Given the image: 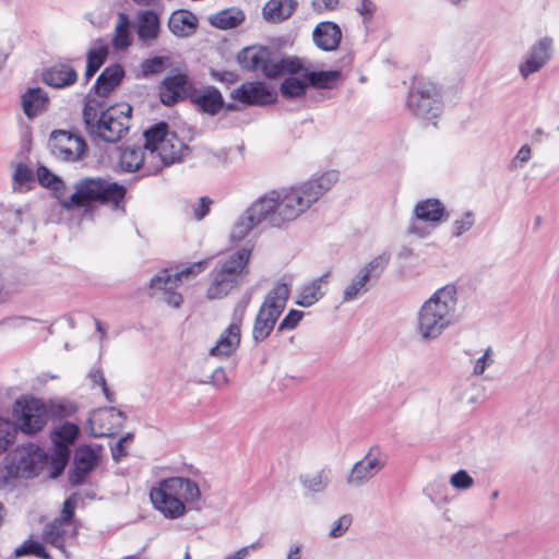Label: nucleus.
<instances>
[{"label":"nucleus","instance_id":"f257e3e1","mask_svg":"<svg viewBox=\"0 0 559 559\" xmlns=\"http://www.w3.org/2000/svg\"><path fill=\"white\" fill-rule=\"evenodd\" d=\"M338 180L336 170L313 175L308 180L270 190L257 198L236 218L228 239L239 243L261 224L282 228L310 210Z\"/></svg>","mask_w":559,"mask_h":559},{"label":"nucleus","instance_id":"f03ea898","mask_svg":"<svg viewBox=\"0 0 559 559\" xmlns=\"http://www.w3.org/2000/svg\"><path fill=\"white\" fill-rule=\"evenodd\" d=\"M190 476H171L158 480L150 489V500L156 511L168 520L183 518L189 509L197 508L202 492L198 478L201 473L189 468Z\"/></svg>","mask_w":559,"mask_h":559},{"label":"nucleus","instance_id":"7ed1b4c3","mask_svg":"<svg viewBox=\"0 0 559 559\" xmlns=\"http://www.w3.org/2000/svg\"><path fill=\"white\" fill-rule=\"evenodd\" d=\"M457 289L448 284L437 289L417 312L416 333L424 341L438 338L456 320Z\"/></svg>","mask_w":559,"mask_h":559},{"label":"nucleus","instance_id":"20e7f679","mask_svg":"<svg viewBox=\"0 0 559 559\" xmlns=\"http://www.w3.org/2000/svg\"><path fill=\"white\" fill-rule=\"evenodd\" d=\"M132 107L122 103L104 109L103 104L88 95L83 108V120L88 134L104 142L116 143L129 131Z\"/></svg>","mask_w":559,"mask_h":559},{"label":"nucleus","instance_id":"39448f33","mask_svg":"<svg viewBox=\"0 0 559 559\" xmlns=\"http://www.w3.org/2000/svg\"><path fill=\"white\" fill-rule=\"evenodd\" d=\"M126 188L118 182L102 177H84L59 194V204L64 210L90 206L93 203L119 209L126 197Z\"/></svg>","mask_w":559,"mask_h":559},{"label":"nucleus","instance_id":"423d86ee","mask_svg":"<svg viewBox=\"0 0 559 559\" xmlns=\"http://www.w3.org/2000/svg\"><path fill=\"white\" fill-rule=\"evenodd\" d=\"M252 247L245 246L223 254L210 273L206 298L217 300L238 288L250 273Z\"/></svg>","mask_w":559,"mask_h":559},{"label":"nucleus","instance_id":"0eeeda50","mask_svg":"<svg viewBox=\"0 0 559 559\" xmlns=\"http://www.w3.org/2000/svg\"><path fill=\"white\" fill-rule=\"evenodd\" d=\"M145 150L148 154L147 175H156L165 167L180 162L186 144L168 131L166 123L160 122L144 132Z\"/></svg>","mask_w":559,"mask_h":559},{"label":"nucleus","instance_id":"6e6552de","mask_svg":"<svg viewBox=\"0 0 559 559\" xmlns=\"http://www.w3.org/2000/svg\"><path fill=\"white\" fill-rule=\"evenodd\" d=\"M240 67L249 71H260L267 78H277L284 73H297L301 62L297 58H278L266 48L248 47L238 53Z\"/></svg>","mask_w":559,"mask_h":559},{"label":"nucleus","instance_id":"1a4fd4ad","mask_svg":"<svg viewBox=\"0 0 559 559\" xmlns=\"http://www.w3.org/2000/svg\"><path fill=\"white\" fill-rule=\"evenodd\" d=\"M290 287L284 281L277 282L265 296L253 323L252 338L255 343L266 340L284 311Z\"/></svg>","mask_w":559,"mask_h":559},{"label":"nucleus","instance_id":"9d476101","mask_svg":"<svg viewBox=\"0 0 559 559\" xmlns=\"http://www.w3.org/2000/svg\"><path fill=\"white\" fill-rule=\"evenodd\" d=\"M449 217L443 203L438 199L418 201L413 210V217L407 226V234L424 239Z\"/></svg>","mask_w":559,"mask_h":559},{"label":"nucleus","instance_id":"9b49d317","mask_svg":"<svg viewBox=\"0 0 559 559\" xmlns=\"http://www.w3.org/2000/svg\"><path fill=\"white\" fill-rule=\"evenodd\" d=\"M407 106L416 117L435 120L442 111L439 87L428 80L418 81L409 92Z\"/></svg>","mask_w":559,"mask_h":559},{"label":"nucleus","instance_id":"f8f14e48","mask_svg":"<svg viewBox=\"0 0 559 559\" xmlns=\"http://www.w3.org/2000/svg\"><path fill=\"white\" fill-rule=\"evenodd\" d=\"M13 415L21 430L28 435L38 432L48 421V409L45 403L33 396L17 399L13 406Z\"/></svg>","mask_w":559,"mask_h":559},{"label":"nucleus","instance_id":"ddd939ff","mask_svg":"<svg viewBox=\"0 0 559 559\" xmlns=\"http://www.w3.org/2000/svg\"><path fill=\"white\" fill-rule=\"evenodd\" d=\"M204 267L205 261H199L175 274H169L167 270H163L151 280L150 287L165 290L166 302L169 306L178 308L182 304V296L174 289L178 287L179 282L197 276Z\"/></svg>","mask_w":559,"mask_h":559},{"label":"nucleus","instance_id":"4468645a","mask_svg":"<svg viewBox=\"0 0 559 559\" xmlns=\"http://www.w3.org/2000/svg\"><path fill=\"white\" fill-rule=\"evenodd\" d=\"M554 56V39L550 36L538 38L523 55L518 64L519 74L523 80L539 72Z\"/></svg>","mask_w":559,"mask_h":559},{"label":"nucleus","instance_id":"2eb2a0df","mask_svg":"<svg viewBox=\"0 0 559 559\" xmlns=\"http://www.w3.org/2000/svg\"><path fill=\"white\" fill-rule=\"evenodd\" d=\"M49 147L56 158L68 163H75L83 157L86 144L84 139L78 133L57 130L49 138Z\"/></svg>","mask_w":559,"mask_h":559},{"label":"nucleus","instance_id":"dca6fc26","mask_svg":"<svg viewBox=\"0 0 559 559\" xmlns=\"http://www.w3.org/2000/svg\"><path fill=\"white\" fill-rule=\"evenodd\" d=\"M43 459V450L33 443L17 447L11 455L9 474L23 478L33 477L37 475Z\"/></svg>","mask_w":559,"mask_h":559},{"label":"nucleus","instance_id":"f3484780","mask_svg":"<svg viewBox=\"0 0 559 559\" xmlns=\"http://www.w3.org/2000/svg\"><path fill=\"white\" fill-rule=\"evenodd\" d=\"M123 412L116 407H103L91 413L87 429L93 437L100 438L115 435L124 424Z\"/></svg>","mask_w":559,"mask_h":559},{"label":"nucleus","instance_id":"a211bd4d","mask_svg":"<svg viewBox=\"0 0 559 559\" xmlns=\"http://www.w3.org/2000/svg\"><path fill=\"white\" fill-rule=\"evenodd\" d=\"M385 465V457L379 449H370L356 462L346 477L347 485L360 487L372 479Z\"/></svg>","mask_w":559,"mask_h":559},{"label":"nucleus","instance_id":"6ab92c4d","mask_svg":"<svg viewBox=\"0 0 559 559\" xmlns=\"http://www.w3.org/2000/svg\"><path fill=\"white\" fill-rule=\"evenodd\" d=\"M231 98L250 106H266L273 104L277 93L273 87L262 82H247L235 88Z\"/></svg>","mask_w":559,"mask_h":559},{"label":"nucleus","instance_id":"aec40b11","mask_svg":"<svg viewBox=\"0 0 559 559\" xmlns=\"http://www.w3.org/2000/svg\"><path fill=\"white\" fill-rule=\"evenodd\" d=\"M191 82L187 74L181 72H171L167 75L160 85V100L167 106H171L183 98H191Z\"/></svg>","mask_w":559,"mask_h":559},{"label":"nucleus","instance_id":"412c9836","mask_svg":"<svg viewBox=\"0 0 559 559\" xmlns=\"http://www.w3.org/2000/svg\"><path fill=\"white\" fill-rule=\"evenodd\" d=\"M98 452L88 445H81L74 456L73 468L69 479L72 485H80L86 475L95 467Z\"/></svg>","mask_w":559,"mask_h":559},{"label":"nucleus","instance_id":"4be33fe9","mask_svg":"<svg viewBox=\"0 0 559 559\" xmlns=\"http://www.w3.org/2000/svg\"><path fill=\"white\" fill-rule=\"evenodd\" d=\"M139 40L152 45L159 36L160 22L158 14L153 10H141L136 13L134 25Z\"/></svg>","mask_w":559,"mask_h":559},{"label":"nucleus","instance_id":"5701e85b","mask_svg":"<svg viewBox=\"0 0 559 559\" xmlns=\"http://www.w3.org/2000/svg\"><path fill=\"white\" fill-rule=\"evenodd\" d=\"M241 330L229 324L217 338L214 346L209 349V356L219 359L233 356L240 345Z\"/></svg>","mask_w":559,"mask_h":559},{"label":"nucleus","instance_id":"b1692460","mask_svg":"<svg viewBox=\"0 0 559 559\" xmlns=\"http://www.w3.org/2000/svg\"><path fill=\"white\" fill-rule=\"evenodd\" d=\"M330 276L331 273L326 272L302 285L298 292L296 304L305 308L317 304L325 295Z\"/></svg>","mask_w":559,"mask_h":559},{"label":"nucleus","instance_id":"393cba45","mask_svg":"<svg viewBox=\"0 0 559 559\" xmlns=\"http://www.w3.org/2000/svg\"><path fill=\"white\" fill-rule=\"evenodd\" d=\"M147 151L141 147L128 146L119 150L118 166L124 173H134L142 170L145 176L147 175Z\"/></svg>","mask_w":559,"mask_h":559},{"label":"nucleus","instance_id":"a878e982","mask_svg":"<svg viewBox=\"0 0 559 559\" xmlns=\"http://www.w3.org/2000/svg\"><path fill=\"white\" fill-rule=\"evenodd\" d=\"M312 38L318 48L324 51L337 49L342 39L340 26L333 22L319 23L313 32Z\"/></svg>","mask_w":559,"mask_h":559},{"label":"nucleus","instance_id":"bb28decb","mask_svg":"<svg viewBox=\"0 0 559 559\" xmlns=\"http://www.w3.org/2000/svg\"><path fill=\"white\" fill-rule=\"evenodd\" d=\"M190 99L200 110L211 116L218 114L224 107L221 92L213 86L194 90Z\"/></svg>","mask_w":559,"mask_h":559},{"label":"nucleus","instance_id":"cd10ccee","mask_svg":"<svg viewBox=\"0 0 559 559\" xmlns=\"http://www.w3.org/2000/svg\"><path fill=\"white\" fill-rule=\"evenodd\" d=\"M76 80V71L66 63L53 64L43 73V81L55 88H66L73 85Z\"/></svg>","mask_w":559,"mask_h":559},{"label":"nucleus","instance_id":"c85d7f7f","mask_svg":"<svg viewBox=\"0 0 559 559\" xmlns=\"http://www.w3.org/2000/svg\"><path fill=\"white\" fill-rule=\"evenodd\" d=\"M74 534L75 532L72 523L62 520H55L45 527L43 537L46 543L63 550L64 545L69 540L73 539Z\"/></svg>","mask_w":559,"mask_h":559},{"label":"nucleus","instance_id":"c756f323","mask_svg":"<svg viewBox=\"0 0 559 559\" xmlns=\"http://www.w3.org/2000/svg\"><path fill=\"white\" fill-rule=\"evenodd\" d=\"M124 78V70L121 64H110L103 70L94 84V91L99 96H107Z\"/></svg>","mask_w":559,"mask_h":559},{"label":"nucleus","instance_id":"7c9ffc66","mask_svg":"<svg viewBox=\"0 0 559 559\" xmlns=\"http://www.w3.org/2000/svg\"><path fill=\"white\" fill-rule=\"evenodd\" d=\"M296 9V0H269L262 8V16L266 22L281 23L288 20Z\"/></svg>","mask_w":559,"mask_h":559},{"label":"nucleus","instance_id":"2f4dec72","mask_svg":"<svg viewBox=\"0 0 559 559\" xmlns=\"http://www.w3.org/2000/svg\"><path fill=\"white\" fill-rule=\"evenodd\" d=\"M197 25V16L186 10L173 12L168 20V28L177 37H188L192 35Z\"/></svg>","mask_w":559,"mask_h":559},{"label":"nucleus","instance_id":"473e14b6","mask_svg":"<svg viewBox=\"0 0 559 559\" xmlns=\"http://www.w3.org/2000/svg\"><path fill=\"white\" fill-rule=\"evenodd\" d=\"M48 106V95L40 87L28 88L22 95V108L28 118H34L46 110Z\"/></svg>","mask_w":559,"mask_h":559},{"label":"nucleus","instance_id":"72a5a7b5","mask_svg":"<svg viewBox=\"0 0 559 559\" xmlns=\"http://www.w3.org/2000/svg\"><path fill=\"white\" fill-rule=\"evenodd\" d=\"M109 53L108 45L102 40H96L93 46L88 49L86 56V70H85V81L88 82L95 73L99 70V68L105 63Z\"/></svg>","mask_w":559,"mask_h":559},{"label":"nucleus","instance_id":"f704fd0d","mask_svg":"<svg viewBox=\"0 0 559 559\" xmlns=\"http://www.w3.org/2000/svg\"><path fill=\"white\" fill-rule=\"evenodd\" d=\"M289 76L285 78L281 84L280 91L285 98H300L306 95L308 87V81L304 67L293 74L288 73Z\"/></svg>","mask_w":559,"mask_h":559},{"label":"nucleus","instance_id":"c9c22d12","mask_svg":"<svg viewBox=\"0 0 559 559\" xmlns=\"http://www.w3.org/2000/svg\"><path fill=\"white\" fill-rule=\"evenodd\" d=\"M332 471L324 466L319 471L300 475L299 480L302 487L312 493L323 492L331 483Z\"/></svg>","mask_w":559,"mask_h":559},{"label":"nucleus","instance_id":"e433bc0d","mask_svg":"<svg viewBox=\"0 0 559 559\" xmlns=\"http://www.w3.org/2000/svg\"><path fill=\"white\" fill-rule=\"evenodd\" d=\"M133 37L130 31V19L126 13L118 14L117 23L114 29L111 45L115 50H124L131 46Z\"/></svg>","mask_w":559,"mask_h":559},{"label":"nucleus","instance_id":"4c0bfd02","mask_svg":"<svg viewBox=\"0 0 559 559\" xmlns=\"http://www.w3.org/2000/svg\"><path fill=\"white\" fill-rule=\"evenodd\" d=\"M245 20V13L238 8L222 10L209 17L211 25L219 29H229L240 25Z\"/></svg>","mask_w":559,"mask_h":559},{"label":"nucleus","instance_id":"58836bf2","mask_svg":"<svg viewBox=\"0 0 559 559\" xmlns=\"http://www.w3.org/2000/svg\"><path fill=\"white\" fill-rule=\"evenodd\" d=\"M308 86L314 88L331 90L335 87L341 79V72L337 70L309 71L305 69Z\"/></svg>","mask_w":559,"mask_h":559},{"label":"nucleus","instance_id":"ea45409f","mask_svg":"<svg viewBox=\"0 0 559 559\" xmlns=\"http://www.w3.org/2000/svg\"><path fill=\"white\" fill-rule=\"evenodd\" d=\"M369 281L370 280H368L366 275L358 271L357 274L344 286L342 292V302L348 304L365 295L368 292Z\"/></svg>","mask_w":559,"mask_h":559},{"label":"nucleus","instance_id":"a19ab883","mask_svg":"<svg viewBox=\"0 0 559 559\" xmlns=\"http://www.w3.org/2000/svg\"><path fill=\"white\" fill-rule=\"evenodd\" d=\"M79 427L72 423H64L51 431L50 438L53 445L70 448L79 436Z\"/></svg>","mask_w":559,"mask_h":559},{"label":"nucleus","instance_id":"79ce46f5","mask_svg":"<svg viewBox=\"0 0 559 559\" xmlns=\"http://www.w3.org/2000/svg\"><path fill=\"white\" fill-rule=\"evenodd\" d=\"M37 178L40 185L51 189L55 192L58 200L59 194L61 192H66L67 190L64 182L45 166H39L37 168Z\"/></svg>","mask_w":559,"mask_h":559},{"label":"nucleus","instance_id":"37998d69","mask_svg":"<svg viewBox=\"0 0 559 559\" xmlns=\"http://www.w3.org/2000/svg\"><path fill=\"white\" fill-rule=\"evenodd\" d=\"M390 259L391 254L389 252H382L364 265L359 272L366 275L368 280L378 277L388 266Z\"/></svg>","mask_w":559,"mask_h":559},{"label":"nucleus","instance_id":"c03bdc74","mask_svg":"<svg viewBox=\"0 0 559 559\" xmlns=\"http://www.w3.org/2000/svg\"><path fill=\"white\" fill-rule=\"evenodd\" d=\"M169 61L167 57L156 56L142 61L141 75L138 78H150L164 71L166 63Z\"/></svg>","mask_w":559,"mask_h":559},{"label":"nucleus","instance_id":"a18cd8bd","mask_svg":"<svg viewBox=\"0 0 559 559\" xmlns=\"http://www.w3.org/2000/svg\"><path fill=\"white\" fill-rule=\"evenodd\" d=\"M16 426L10 419L0 417V453L5 452L16 436Z\"/></svg>","mask_w":559,"mask_h":559},{"label":"nucleus","instance_id":"49530a36","mask_svg":"<svg viewBox=\"0 0 559 559\" xmlns=\"http://www.w3.org/2000/svg\"><path fill=\"white\" fill-rule=\"evenodd\" d=\"M70 457V448L64 445H53V451L51 453V465L55 469V475L60 474L66 465L68 464Z\"/></svg>","mask_w":559,"mask_h":559},{"label":"nucleus","instance_id":"de8ad7c7","mask_svg":"<svg viewBox=\"0 0 559 559\" xmlns=\"http://www.w3.org/2000/svg\"><path fill=\"white\" fill-rule=\"evenodd\" d=\"M449 484L457 491H466L474 486V479L465 469H460L450 476Z\"/></svg>","mask_w":559,"mask_h":559},{"label":"nucleus","instance_id":"09e8293b","mask_svg":"<svg viewBox=\"0 0 559 559\" xmlns=\"http://www.w3.org/2000/svg\"><path fill=\"white\" fill-rule=\"evenodd\" d=\"M29 554L41 558H48L45 547L37 540H25L19 548L15 549V555L17 557Z\"/></svg>","mask_w":559,"mask_h":559},{"label":"nucleus","instance_id":"8fccbe9b","mask_svg":"<svg viewBox=\"0 0 559 559\" xmlns=\"http://www.w3.org/2000/svg\"><path fill=\"white\" fill-rule=\"evenodd\" d=\"M21 222V214L16 210L5 209L0 211V226L11 231Z\"/></svg>","mask_w":559,"mask_h":559},{"label":"nucleus","instance_id":"3c124183","mask_svg":"<svg viewBox=\"0 0 559 559\" xmlns=\"http://www.w3.org/2000/svg\"><path fill=\"white\" fill-rule=\"evenodd\" d=\"M352 521H353V519H352V515H349V514H344V515L340 516L336 521H334L332 523L330 532H329V536L331 538H337V537L343 536L349 528Z\"/></svg>","mask_w":559,"mask_h":559},{"label":"nucleus","instance_id":"603ef678","mask_svg":"<svg viewBox=\"0 0 559 559\" xmlns=\"http://www.w3.org/2000/svg\"><path fill=\"white\" fill-rule=\"evenodd\" d=\"M88 378L94 385L100 386L106 400L109 403L114 402V393L108 389L104 374L99 368H93L88 373Z\"/></svg>","mask_w":559,"mask_h":559},{"label":"nucleus","instance_id":"864d4df0","mask_svg":"<svg viewBox=\"0 0 559 559\" xmlns=\"http://www.w3.org/2000/svg\"><path fill=\"white\" fill-rule=\"evenodd\" d=\"M250 302V297L241 298L236 305L231 313V321L229 324H235L241 330L247 308Z\"/></svg>","mask_w":559,"mask_h":559},{"label":"nucleus","instance_id":"5fc2aeb1","mask_svg":"<svg viewBox=\"0 0 559 559\" xmlns=\"http://www.w3.org/2000/svg\"><path fill=\"white\" fill-rule=\"evenodd\" d=\"M304 317V312L302 311H299V310H290L285 317L284 319L281 321L280 325H278V331L280 332H283V331H288V330H293L297 326V324L300 322V320L302 319Z\"/></svg>","mask_w":559,"mask_h":559},{"label":"nucleus","instance_id":"6e6d98bb","mask_svg":"<svg viewBox=\"0 0 559 559\" xmlns=\"http://www.w3.org/2000/svg\"><path fill=\"white\" fill-rule=\"evenodd\" d=\"M213 201L207 197H202L192 205L193 217L197 221L203 219L210 212Z\"/></svg>","mask_w":559,"mask_h":559},{"label":"nucleus","instance_id":"4d7b16f0","mask_svg":"<svg viewBox=\"0 0 559 559\" xmlns=\"http://www.w3.org/2000/svg\"><path fill=\"white\" fill-rule=\"evenodd\" d=\"M210 383L222 389L228 385L229 380L223 367H217L210 377Z\"/></svg>","mask_w":559,"mask_h":559},{"label":"nucleus","instance_id":"13d9d810","mask_svg":"<svg viewBox=\"0 0 559 559\" xmlns=\"http://www.w3.org/2000/svg\"><path fill=\"white\" fill-rule=\"evenodd\" d=\"M473 217L471 214H465L462 218L456 219L453 224V235L461 236L473 226Z\"/></svg>","mask_w":559,"mask_h":559},{"label":"nucleus","instance_id":"bf43d9fd","mask_svg":"<svg viewBox=\"0 0 559 559\" xmlns=\"http://www.w3.org/2000/svg\"><path fill=\"white\" fill-rule=\"evenodd\" d=\"M532 157V151L528 145H523L512 160L513 168H522Z\"/></svg>","mask_w":559,"mask_h":559},{"label":"nucleus","instance_id":"052dcab7","mask_svg":"<svg viewBox=\"0 0 559 559\" xmlns=\"http://www.w3.org/2000/svg\"><path fill=\"white\" fill-rule=\"evenodd\" d=\"M13 178L15 182L25 185L32 180L33 171L26 165L20 164L14 171Z\"/></svg>","mask_w":559,"mask_h":559},{"label":"nucleus","instance_id":"680f3d73","mask_svg":"<svg viewBox=\"0 0 559 559\" xmlns=\"http://www.w3.org/2000/svg\"><path fill=\"white\" fill-rule=\"evenodd\" d=\"M261 542L257 540L251 545L245 546L235 551L234 554L228 555L225 559H246L251 551L258 550L259 548H261Z\"/></svg>","mask_w":559,"mask_h":559},{"label":"nucleus","instance_id":"e2e57ef3","mask_svg":"<svg viewBox=\"0 0 559 559\" xmlns=\"http://www.w3.org/2000/svg\"><path fill=\"white\" fill-rule=\"evenodd\" d=\"M338 4V0H312V9L317 13H324L334 10Z\"/></svg>","mask_w":559,"mask_h":559},{"label":"nucleus","instance_id":"0e129e2a","mask_svg":"<svg viewBox=\"0 0 559 559\" xmlns=\"http://www.w3.org/2000/svg\"><path fill=\"white\" fill-rule=\"evenodd\" d=\"M211 75L216 81L228 84L235 83L238 79V75L233 71H212Z\"/></svg>","mask_w":559,"mask_h":559},{"label":"nucleus","instance_id":"69168bd1","mask_svg":"<svg viewBox=\"0 0 559 559\" xmlns=\"http://www.w3.org/2000/svg\"><path fill=\"white\" fill-rule=\"evenodd\" d=\"M357 11L360 15L364 16L365 20H369L372 17L376 11V5L370 0H361L360 4L357 7Z\"/></svg>","mask_w":559,"mask_h":559},{"label":"nucleus","instance_id":"338daca9","mask_svg":"<svg viewBox=\"0 0 559 559\" xmlns=\"http://www.w3.org/2000/svg\"><path fill=\"white\" fill-rule=\"evenodd\" d=\"M132 439V435H127L121 438L119 442L112 448V457L116 462H118L122 456L127 455V451L124 450V443Z\"/></svg>","mask_w":559,"mask_h":559},{"label":"nucleus","instance_id":"774afa93","mask_svg":"<svg viewBox=\"0 0 559 559\" xmlns=\"http://www.w3.org/2000/svg\"><path fill=\"white\" fill-rule=\"evenodd\" d=\"M489 357V348H487L484 354L481 355V357H479L475 365H474V369H473V372L474 374H483L484 371L486 370L487 368V358Z\"/></svg>","mask_w":559,"mask_h":559}]
</instances>
